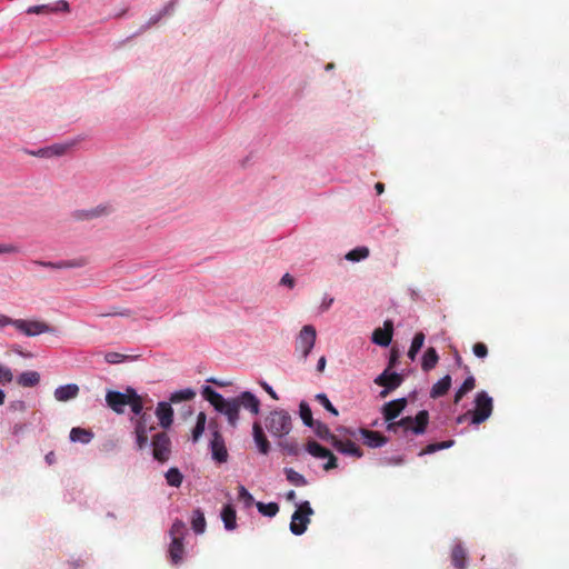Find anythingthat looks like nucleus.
<instances>
[{"instance_id":"61","label":"nucleus","mask_w":569,"mask_h":569,"mask_svg":"<svg viewBox=\"0 0 569 569\" xmlns=\"http://www.w3.org/2000/svg\"><path fill=\"white\" fill-rule=\"evenodd\" d=\"M333 303V298H325L320 308L322 309V311H327L331 305Z\"/></svg>"},{"instance_id":"42","label":"nucleus","mask_w":569,"mask_h":569,"mask_svg":"<svg viewBox=\"0 0 569 569\" xmlns=\"http://www.w3.org/2000/svg\"><path fill=\"white\" fill-rule=\"evenodd\" d=\"M238 500L242 502L246 508H250L254 503L253 496L242 485L238 486Z\"/></svg>"},{"instance_id":"9","label":"nucleus","mask_w":569,"mask_h":569,"mask_svg":"<svg viewBox=\"0 0 569 569\" xmlns=\"http://www.w3.org/2000/svg\"><path fill=\"white\" fill-rule=\"evenodd\" d=\"M346 433L352 437H356L357 433L361 435L363 443L370 448H380L388 442L387 437L382 433L366 428H360L358 430L346 429Z\"/></svg>"},{"instance_id":"60","label":"nucleus","mask_w":569,"mask_h":569,"mask_svg":"<svg viewBox=\"0 0 569 569\" xmlns=\"http://www.w3.org/2000/svg\"><path fill=\"white\" fill-rule=\"evenodd\" d=\"M261 386L272 399L278 400V395L267 382H262Z\"/></svg>"},{"instance_id":"6","label":"nucleus","mask_w":569,"mask_h":569,"mask_svg":"<svg viewBox=\"0 0 569 569\" xmlns=\"http://www.w3.org/2000/svg\"><path fill=\"white\" fill-rule=\"evenodd\" d=\"M317 338L316 328L311 325H306L299 332V336L296 341V351L300 355V357L306 360L309 353L311 352Z\"/></svg>"},{"instance_id":"41","label":"nucleus","mask_w":569,"mask_h":569,"mask_svg":"<svg viewBox=\"0 0 569 569\" xmlns=\"http://www.w3.org/2000/svg\"><path fill=\"white\" fill-rule=\"evenodd\" d=\"M453 443H455L453 440L430 443L420 451L419 456L429 455V453H433L438 450L450 448L451 446H453Z\"/></svg>"},{"instance_id":"3","label":"nucleus","mask_w":569,"mask_h":569,"mask_svg":"<svg viewBox=\"0 0 569 569\" xmlns=\"http://www.w3.org/2000/svg\"><path fill=\"white\" fill-rule=\"evenodd\" d=\"M264 426L272 437L281 439L290 433L292 418L288 411L274 409L266 417Z\"/></svg>"},{"instance_id":"25","label":"nucleus","mask_w":569,"mask_h":569,"mask_svg":"<svg viewBox=\"0 0 569 569\" xmlns=\"http://www.w3.org/2000/svg\"><path fill=\"white\" fill-rule=\"evenodd\" d=\"M439 361V356L437 350L433 347L428 348L425 351V355L422 357L421 367L425 371H430L433 369Z\"/></svg>"},{"instance_id":"5","label":"nucleus","mask_w":569,"mask_h":569,"mask_svg":"<svg viewBox=\"0 0 569 569\" xmlns=\"http://www.w3.org/2000/svg\"><path fill=\"white\" fill-rule=\"evenodd\" d=\"M312 513L313 510L308 501L300 503L291 517L290 531L296 536L302 535L310 523V516Z\"/></svg>"},{"instance_id":"64","label":"nucleus","mask_w":569,"mask_h":569,"mask_svg":"<svg viewBox=\"0 0 569 569\" xmlns=\"http://www.w3.org/2000/svg\"><path fill=\"white\" fill-rule=\"evenodd\" d=\"M375 189L378 194H381L385 191V184L382 182H377Z\"/></svg>"},{"instance_id":"45","label":"nucleus","mask_w":569,"mask_h":569,"mask_svg":"<svg viewBox=\"0 0 569 569\" xmlns=\"http://www.w3.org/2000/svg\"><path fill=\"white\" fill-rule=\"evenodd\" d=\"M112 212V208L109 204H99L96 208L89 209V218L96 219L101 216H108Z\"/></svg>"},{"instance_id":"56","label":"nucleus","mask_w":569,"mask_h":569,"mask_svg":"<svg viewBox=\"0 0 569 569\" xmlns=\"http://www.w3.org/2000/svg\"><path fill=\"white\" fill-rule=\"evenodd\" d=\"M10 409L13 410V411H26L27 409V406H26V402L22 401V400H17V401H13L10 403Z\"/></svg>"},{"instance_id":"21","label":"nucleus","mask_w":569,"mask_h":569,"mask_svg":"<svg viewBox=\"0 0 569 569\" xmlns=\"http://www.w3.org/2000/svg\"><path fill=\"white\" fill-rule=\"evenodd\" d=\"M451 562L456 569L467 568V551L461 543L453 546L451 550Z\"/></svg>"},{"instance_id":"34","label":"nucleus","mask_w":569,"mask_h":569,"mask_svg":"<svg viewBox=\"0 0 569 569\" xmlns=\"http://www.w3.org/2000/svg\"><path fill=\"white\" fill-rule=\"evenodd\" d=\"M423 342H425V333L421 331L417 332L412 339L411 346L408 351V357L411 360L416 359V356L419 352V350L422 348Z\"/></svg>"},{"instance_id":"50","label":"nucleus","mask_w":569,"mask_h":569,"mask_svg":"<svg viewBox=\"0 0 569 569\" xmlns=\"http://www.w3.org/2000/svg\"><path fill=\"white\" fill-rule=\"evenodd\" d=\"M13 380V373L10 368L0 365V385L9 383Z\"/></svg>"},{"instance_id":"24","label":"nucleus","mask_w":569,"mask_h":569,"mask_svg":"<svg viewBox=\"0 0 569 569\" xmlns=\"http://www.w3.org/2000/svg\"><path fill=\"white\" fill-rule=\"evenodd\" d=\"M39 382L40 375L37 371H26L17 378V383L23 388L36 387Z\"/></svg>"},{"instance_id":"28","label":"nucleus","mask_w":569,"mask_h":569,"mask_svg":"<svg viewBox=\"0 0 569 569\" xmlns=\"http://www.w3.org/2000/svg\"><path fill=\"white\" fill-rule=\"evenodd\" d=\"M130 401H128V406H130L131 411L134 413L136 417H140L141 415L146 413L143 411V399L141 396L137 393L134 389H130Z\"/></svg>"},{"instance_id":"8","label":"nucleus","mask_w":569,"mask_h":569,"mask_svg":"<svg viewBox=\"0 0 569 569\" xmlns=\"http://www.w3.org/2000/svg\"><path fill=\"white\" fill-rule=\"evenodd\" d=\"M152 455L159 462H166L170 458L171 453V440L167 432H159L153 436L152 441Z\"/></svg>"},{"instance_id":"22","label":"nucleus","mask_w":569,"mask_h":569,"mask_svg":"<svg viewBox=\"0 0 569 569\" xmlns=\"http://www.w3.org/2000/svg\"><path fill=\"white\" fill-rule=\"evenodd\" d=\"M221 519L227 530L237 528V512L232 505H226L221 511Z\"/></svg>"},{"instance_id":"4","label":"nucleus","mask_w":569,"mask_h":569,"mask_svg":"<svg viewBox=\"0 0 569 569\" xmlns=\"http://www.w3.org/2000/svg\"><path fill=\"white\" fill-rule=\"evenodd\" d=\"M476 408L471 413V422L475 425H479L486 421L492 413V398L486 391H480L477 393L475 399Z\"/></svg>"},{"instance_id":"17","label":"nucleus","mask_w":569,"mask_h":569,"mask_svg":"<svg viewBox=\"0 0 569 569\" xmlns=\"http://www.w3.org/2000/svg\"><path fill=\"white\" fill-rule=\"evenodd\" d=\"M331 446L341 453L349 455L356 458L363 456L362 450L351 440H342L340 438L333 439Z\"/></svg>"},{"instance_id":"62","label":"nucleus","mask_w":569,"mask_h":569,"mask_svg":"<svg viewBox=\"0 0 569 569\" xmlns=\"http://www.w3.org/2000/svg\"><path fill=\"white\" fill-rule=\"evenodd\" d=\"M326 363H327L326 357L325 356L320 357V359L318 360V363H317V370L319 372H322L326 368Z\"/></svg>"},{"instance_id":"27","label":"nucleus","mask_w":569,"mask_h":569,"mask_svg":"<svg viewBox=\"0 0 569 569\" xmlns=\"http://www.w3.org/2000/svg\"><path fill=\"white\" fill-rule=\"evenodd\" d=\"M92 438L93 433L88 429L76 427L70 431V440L73 442L89 443Z\"/></svg>"},{"instance_id":"37","label":"nucleus","mask_w":569,"mask_h":569,"mask_svg":"<svg viewBox=\"0 0 569 569\" xmlns=\"http://www.w3.org/2000/svg\"><path fill=\"white\" fill-rule=\"evenodd\" d=\"M284 473L287 480L296 487H303L308 483L306 478L292 468H284Z\"/></svg>"},{"instance_id":"33","label":"nucleus","mask_w":569,"mask_h":569,"mask_svg":"<svg viewBox=\"0 0 569 569\" xmlns=\"http://www.w3.org/2000/svg\"><path fill=\"white\" fill-rule=\"evenodd\" d=\"M196 397V391L193 389L187 388L183 390L176 391L170 396V405L178 403L181 401H189Z\"/></svg>"},{"instance_id":"40","label":"nucleus","mask_w":569,"mask_h":569,"mask_svg":"<svg viewBox=\"0 0 569 569\" xmlns=\"http://www.w3.org/2000/svg\"><path fill=\"white\" fill-rule=\"evenodd\" d=\"M256 507L260 513L267 517H274L279 512V506L276 502H256Z\"/></svg>"},{"instance_id":"2","label":"nucleus","mask_w":569,"mask_h":569,"mask_svg":"<svg viewBox=\"0 0 569 569\" xmlns=\"http://www.w3.org/2000/svg\"><path fill=\"white\" fill-rule=\"evenodd\" d=\"M406 406V398L392 400L383 405L382 415L388 422L387 430L397 432L399 429H402L403 432L425 433L429 423V412L427 410L419 411L415 418L405 417L399 421H393L405 410Z\"/></svg>"},{"instance_id":"59","label":"nucleus","mask_w":569,"mask_h":569,"mask_svg":"<svg viewBox=\"0 0 569 569\" xmlns=\"http://www.w3.org/2000/svg\"><path fill=\"white\" fill-rule=\"evenodd\" d=\"M74 217L78 219V220H91L89 218V210H79L74 213Z\"/></svg>"},{"instance_id":"26","label":"nucleus","mask_w":569,"mask_h":569,"mask_svg":"<svg viewBox=\"0 0 569 569\" xmlns=\"http://www.w3.org/2000/svg\"><path fill=\"white\" fill-rule=\"evenodd\" d=\"M131 421L134 425V430H142L148 432L154 429L152 417L148 412L141 415L140 417H132Z\"/></svg>"},{"instance_id":"35","label":"nucleus","mask_w":569,"mask_h":569,"mask_svg":"<svg viewBox=\"0 0 569 569\" xmlns=\"http://www.w3.org/2000/svg\"><path fill=\"white\" fill-rule=\"evenodd\" d=\"M207 422V416L204 412H199L197 416L196 426L192 429V441L197 442L202 436Z\"/></svg>"},{"instance_id":"46","label":"nucleus","mask_w":569,"mask_h":569,"mask_svg":"<svg viewBox=\"0 0 569 569\" xmlns=\"http://www.w3.org/2000/svg\"><path fill=\"white\" fill-rule=\"evenodd\" d=\"M278 446L288 455L290 456H297L299 453V447L296 441H279Z\"/></svg>"},{"instance_id":"1","label":"nucleus","mask_w":569,"mask_h":569,"mask_svg":"<svg viewBox=\"0 0 569 569\" xmlns=\"http://www.w3.org/2000/svg\"><path fill=\"white\" fill-rule=\"evenodd\" d=\"M202 397L220 413L224 415L231 427H236L239 420L240 408L249 410L252 415L260 411V400L251 392L243 391L238 397L224 399L211 387L202 389Z\"/></svg>"},{"instance_id":"51","label":"nucleus","mask_w":569,"mask_h":569,"mask_svg":"<svg viewBox=\"0 0 569 569\" xmlns=\"http://www.w3.org/2000/svg\"><path fill=\"white\" fill-rule=\"evenodd\" d=\"M124 359H127V356L121 355V353H119V352H108V353H106V356H104V360H106L108 363H112V365L120 363V362H122Z\"/></svg>"},{"instance_id":"12","label":"nucleus","mask_w":569,"mask_h":569,"mask_svg":"<svg viewBox=\"0 0 569 569\" xmlns=\"http://www.w3.org/2000/svg\"><path fill=\"white\" fill-rule=\"evenodd\" d=\"M33 263L44 267V268H51V269H70V268H82L88 263V260L83 257H80L77 259L61 260L58 262L34 260Z\"/></svg>"},{"instance_id":"30","label":"nucleus","mask_w":569,"mask_h":569,"mask_svg":"<svg viewBox=\"0 0 569 569\" xmlns=\"http://www.w3.org/2000/svg\"><path fill=\"white\" fill-rule=\"evenodd\" d=\"M306 450L313 457L316 458H319V459H326L327 456L330 455V450L322 447L320 443H318L317 441H308V443L306 445Z\"/></svg>"},{"instance_id":"48","label":"nucleus","mask_w":569,"mask_h":569,"mask_svg":"<svg viewBox=\"0 0 569 569\" xmlns=\"http://www.w3.org/2000/svg\"><path fill=\"white\" fill-rule=\"evenodd\" d=\"M66 150H67L66 146L56 144V146H52L51 148H49L48 150H44V149L39 150L38 154L47 156L50 153V154L61 156L66 152Z\"/></svg>"},{"instance_id":"44","label":"nucleus","mask_w":569,"mask_h":569,"mask_svg":"<svg viewBox=\"0 0 569 569\" xmlns=\"http://www.w3.org/2000/svg\"><path fill=\"white\" fill-rule=\"evenodd\" d=\"M112 212V208L109 204H99L96 208L89 209V218L96 219L101 216H108Z\"/></svg>"},{"instance_id":"54","label":"nucleus","mask_w":569,"mask_h":569,"mask_svg":"<svg viewBox=\"0 0 569 569\" xmlns=\"http://www.w3.org/2000/svg\"><path fill=\"white\" fill-rule=\"evenodd\" d=\"M326 459H327V462L323 465V469L326 471H329L331 469L337 468V466H338L337 465V458H336V456L331 451H330V455L327 456Z\"/></svg>"},{"instance_id":"49","label":"nucleus","mask_w":569,"mask_h":569,"mask_svg":"<svg viewBox=\"0 0 569 569\" xmlns=\"http://www.w3.org/2000/svg\"><path fill=\"white\" fill-rule=\"evenodd\" d=\"M134 435H136V442H137L138 449L141 450L144 447H147L148 441H149L148 432L142 431V430H134Z\"/></svg>"},{"instance_id":"58","label":"nucleus","mask_w":569,"mask_h":569,"mask_svg":"<svg viewBox=\"0 0 569 569\" xmlns=\"http://www.w3.org/2000/svg\"><path fill=\"white\" fill-rule=\"evenodd\" d=\"M280 283L283 286H288L289 288L295 287V279L291 274L284 273L280 280Z\"/></svg>"},{"instance_id":"10","label":"nucleus","mask_w":569,"mask_h":569,"mask_svg":"<svg viewBox=\"0 0 569 569\" xmlns=\"http://www.w3.org/2000/svg\"><path fill=\"white\" fill-rule=\"evenodd\" d=\"M130 389L131 387H128L126 389V392L120 391H108L106 395V402L107 405L116 412V413H123L124 407L128 406V401H130Z\"/></svg>"},{"instance_id":"39","label":"nucleus","mask_w":569,"mask_h":569,"mask_svg":"<svg viewBox=\"0 0 569 569\" xmlns=\"http://www.w3.org/2000/svg\"><path fill=\"white\" fill-rule=\"evenodd\" d=\"M299 415L306 426H308V427L315 426L316 421L313 420L311 409L306 401L300 402Z\"/></svg>"},{"instance_id":"47","label":"nucleus","mask_w":569,"mask_h":569,"mask_svg":"<svg viewBox=\"0 0 569 569\" xmlns=\"http://www.w3.org/2000/svg\"><path fill=\"white\" fill-rule=\"evenodd\" d=\"M316 400L320 405H322L333 416H338V410L333 407V405L330 402V400L328 399V397L325 393H318L316 396Z\"/></svg>"},{"instance_id":"14","label":"nucleus","mask_w":569,"mask_h":569,"mask_svg":"<svg viewBox=\"0 0 569 569\" xmlns=\"http://www.w3.org/2000/svg\"><path fill=\"white\" fill-rule=\"evenodd\" d=\"M402 381V376L397 372H389V368L375 379L376 385L388 388V390L397 389Z\"/></svg>"},{"instance_id":"53","label":"nucleus","mask_w":569,"mask_h":569,"mask_svg":"<svg viewBox=\"0 0 569 569\" xmlns=\"http://www.w3.org/2000/svg\"><path fill=\"white\" fill-rule=\"evenodd\" d=\"M472 351L476 357L485 358L488 355V348L483 342H477L472 347Z\"/></svg>"},{"instance_id":"19","label":"nucleus","mask_w":569,"mask_h":569,"mask_svg":"<svg viewBox=\"0 0 569 569\" xmlns=\"http://www.w3.org/2000/svg\"><path fill=\"white\" fill-rule=\"evenodd\" d=\"M169 559L172 565H180L183 560V540L172 539L168 549Z\"/></svg>"},{"instance_id":"55","label":"nucleus","mask_w":569,"mask_h":569,"mask_svg":"<svg viewBox=\"0 0 569 569\" xmlns=\"http://www.w3.org/2000/svg\"><path fill=\"white\" fill-rule=\"evenodd\" d=\"M131 315H132V311L130 309H122V310L112 309L111 311L103 313L101 316L102 317H108V316L130 317Z\"/></svg>"},{"instance_id":"36","label":"nucleus","mask_w":569,"mask_h":569,"mask_svg":"<svg viewBox=\"0 0 569 569\" xmlns=\"http://www.w3.org/2000/svg\"><path fill=\"white\" fill-rule=\"evenodd\" d=\"M166 480H167V483L171 487H180L181 483H182V480H183V476L182 473L180 472V470L176 467H172L170 468L167 472H166Z\"/></svg>"},{"instance_id":"11","label":"nucleus","mask_w":569,"mask_h":569,"mask_svg":"<svg viewBox=\"0 0 569 569\" xmlns=\"http://www.w3.org/2000/svg\"><path fill=\"white\" fill-rule=\"evenodd\" d=\"M210 449H211L212 458L217 462H219V463L227 462L228 451L226 448L224 439L217 428L214 430H212V439L210 441Z\"/></svg>"},{"instance_id":"20","label":"nucleus","mask_w":569,"mask_h":569,"mask_svg":"<svg viewBox=\"0 0 569 569\" xmlns=\"http://www.w3.org/2000/svg\"><path fill=\"white\" fill-rule=\"evenodd\" d=\"M79 393V387L74 383L60 386L54 390V397L58 401H68L76 398Z\"/></svg>"},{"instance_id":"57","label":"nucleus","mask_w":569,"mask_h":569,"mask_svg":"<svg viewBox=\"0 0 569 569\" xmlns=\"http://www.w3.org/2000/svg\"><path fill=\"white\" fill-rule=\"evenodd\" d=\"M17 319H12L6 315H0V329L7 327V326H13Z\"/></svg>"},{"instance_id":"38","label":"nucleus","mask_w":569,"mask_h":569,"mask_svg":"<svg viewBox=\"0 0 569 569\" xmlns=\"http://www.w3.org/2000/svg\"><path fill=\"white\" fill-rule=\"evenodd\" d=\"M186 533V525L182 520L176 519L169 530V535L172 539L183 540Z\"/></svg>"},{"instance_id":"7","label":"nucleus","mask_w":569,"mask_h":569,"mask_svg":"<svg viewBox=\"0 0 569 569\" xmlns=\"http://www.w3.org/2000/svg\"><path fill=\"white\" fill-rule=\"evenodd\" d=\"M14 328L27 337L52 333L54 329L44 321L17 319Z\"/></svg>"},{"instance_id":"43","label":"nucleus","mask_w":569,"mask_h":569,"mask_svg":"<svg viewBox=\"0 0 569 569\" xmlns=\"http://www.w3.org/2000/svg\"><path fill=\"white\" fill-rule=\"evenodd\" d=\"M369 256L367 247H358L346 254V259L350 261H360Z\"/></svg>"},{"instance_id":"31","label":"nucleus","mask_w":569,"mask_h":569,"mask_svg":"<svg viewBox=\"0 0 569 569\" xmlns=\"http://www.w3.org/2000/svg\"><path fill=\"white\" fill-rule=\"evenodd\" d=\"M312 428L319 438L329 441L330 443H332L333 439L337 438V436L330 431L329 427L321 421H316Z\"/></svg>"},{"instance_id":"15","label":"nucleus","mask_w":569,"mask_h":569,"mask_svg":"<svg viewBox=\"0 0 569 569\" xmlns=\"http://www.w3.org/2000/svg\"><path fill=\"white\" fill-rule=\"evenodd\" d=\"M156 416L163 429L170 428L173 422V410L170 402H159L156 408Z\"/></svg>"},{"instance_id":"52","label":"nucleus","mask_w":569,"mask_h":569,"mask_svg":"<svg viewBox=\"0 0 569 569\" xmlns=\"http://www.w3.org/2000/svg\"><path fill=\"white\" fill-rule=\"evenodd\" d=\"M20 248L13 243H0V254L19 253Z\"/></svg>"},{"instance_id":"63","label":"nucleus","mask_w":569,"mask_h":569,"mask_svg":"<svg viewBox=\"0 0 569 569\" xmlns=\"http://www.w3.org/2000/svg\"><path fill=\"white\" fill-rule=\"evenodd\" d=\"M24 430V425L22 423H16L13 427H12V433L14 436L21 433L22 431Z\"/></svg>"},{"instance_id":"13","label":"nucleus","mask_w":569,"mask_h":569,"mask_svg":"<svg viewBox=\"0 0 569 569\" xmlns=\"http://www.w3.org/2000/svg\"><path fill=\"white\" fill-rule=\"evenodd\" d=\"M393 323L390 320L385 321L383 328H378L372 333L373 343L387 347L392 340Z\"/></svg>"},{"instance_id":"16","label":"nucleus","mask_w":569,"mask_h":569,"mask_svg":"<svg viewBox=\"0 0 569 569\" xmlns=\"http://www.w3.org/2000/svg\"><path fill=\"white\" fill-rule=\"evenodd\" d=\"M252 436L259 452L262 455H268L271 446L259 421H256L252 425Z\"/></svg>"},{"instance_id":"23","label":"nucleus","mask_w":569,"mask_h":569,"mask_svg":"<svg viewBox=\"0 0 569 569\" xmlns=\"http://www.w3.org/2000/svg\"><path fill=\"white\" fill-rule=\"evenodd\" d=\"M451 387V377L449 375H446L443 378H441L439 381H437L430 391V397L432 399L440 398L445 396Z\"/></svg>"},{"instance_id":"29","label":"nucleus","mask_w":569,"mask_h":569,"mask_svg":"<svg viewBox=\"0 0 569 569\" xmlns=\"http://www.w3.org/2000/svg\"><path fill=\"white\" fill-rule=\"evenodd\" d=\"M476 387V380L472 376H469L460 388L456 391L453 402L459 403L461 399Z\"/></svg>"},{"instance_id":"18","label":"nucleus","mask_w":569,"mask_h":569,"mask_svg":"<svg viewBox=\"0 0 569 569\" xmlns=\"http://www.w3.org/2000/svg\"><path fill=\"white\" fill-rule=\"evenodd\" d=\"M57 11H69V3L66 0H59L56 4H41V6H32L27 9V13L34 14H48Z\"/></svg>"},{"instance_id":"32","label":"nucleus","mask_w":569,"mask_h":569,"mask_svg":"<svg viewBox=\"0 0 569 569\" xmlns=\"http://www.w3.org/2000/svg\"><path fill=\"white\" fill-rule=\"evenodd\" d=\"M191 526L196 533H203L206 530L204 515L200 509L193 510Z\"/></svg>"}]
</instances>
